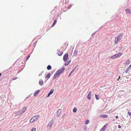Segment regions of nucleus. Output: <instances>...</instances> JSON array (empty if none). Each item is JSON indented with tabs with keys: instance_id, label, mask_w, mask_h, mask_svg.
Masks as SVG:
<instances>
[{
	"instance_id": "1",
	"label": "nucleus",
	"mask_w": 131,
	"mask_h": 131,
	"mask_svg": "<svg viewBox=\"0 0 131 131\" xmlns=\"http://www.w3.org/2000/svg\"><path fill=\"white\" fill-rule=\"evenodd\" d=\"M65 69V68L63 67L61 69H60L57 70L54 75L53 79H55L58 78L61 74L63 73Z\"/></svg>"
},
{
	"instance_id": "2",
	"label": "nucleus",
	"mask_w": 131,
	"mask_h": 131,
	"mask_svg": "<svg viewBox=\"0 0 131 131\" xmlns=\"http://www.w3.org/2000/svg\"><path fill=\"white\" fill-rule=\"evenodd\" d=\"M26 109L27 108L26 107H23L19 111L15 112L16 115L17 116L22 114L26 111Z\"/></svg>"
},
{
	"instance_id": "3",
	"label": "nucleus",
	"mask_w": 131,
	"mask_h": 131,
	"mask_svg": "<svg viewBox=\"0 0 131 131\" xmlns=\"http://www.w3.org/2000/svg\"><path fill=\"white\" fill-rule=\"evenodd\" d=\"M68 53H66L64 55L63 57V60L64 62H66L64 64L65 66L68 65L71 61V60H70L67 62L68 59Z\"/></svg>"
},
{
	"instance_id": "4",
	"label": "nucleus",
	"mask_w": 131,
	"mask_h": 131,
	"mask_svg": "<svg viewBox=\"0 0 131 131\" xmlns=\"http://www.w3.org/2000/svg\"><path fill=\"white\" fill-rule=\"evenodd\" d=\"M123 34H120L118 35L115 39V43L116 44H117L118 42H119L121 39L122 36L123 35Z\"/></svg>"
},
{
	"instance_id": "5",
	"label": "nucleus",
	"mask_w": 131,
	"mask_h": 131,
	"mask_svg": "<svg viewBox=\"0 0 131 131\" xmlns=\"http://www.w3.org/2000/svg\"><path fill=\"white\" fill-rule=\"evenodd\" d=\"M39 116L37 115L32 117L30 120V123H32L35 121L37 120L39 118Z\"/></svg>"
},
{
	"instance_id": "6",
	"label": "nucleus",
	"mask_w": 131,
	"mask_h": 131,
	"mask_svg": "<svg viewBox=\"0 0 131 131\" xmlns=\"http://www.w3.org/2000/svg\"><path fill=\"white\" fill-rule=\"evenodd\" d=\"M107 123L100 130V131H104L106 129Z\"/></svg>"
},
{
	"instance_id": "7",
	"label": "nucleus",
	"mask_w": 131,
	"mask_h": 131,
	"mask_svg": "<svg viewBox=\"0 0 131 131\" xmlns=\"http://www.w3.org/2000/svg\"><path fill=\"white\" fill-rule=\"evenodd\" d=\"M53 124V123L52 122H50L47 126V129H50L51 128L52 125Z\"/></svg>"
},
{
	"instance_id": "8",
	"label": "nucleus",
	"mask_w": 131,
	"mask_h": 131,
	"mask_svg": "<svg viewBox=\"0 0 131 131\" xmlns=\"http://www.w3.org/2000/svg\"><path fill=\"white\" fill-rule=\"evenodd\" d=\"M54 91V89H51L50 90V92L47 95V97H49L50 96V95L53 93Z\"/></svg>"
},
{
	"instance_id": "9",
	"label": "nucleus",
	"mask_w": 131,
	"mask_h": 131,
	"mask_svg": "<svg viewBox=\"0 0 131 131\" xmlns=\"http://www.w3.org/2000/svg\"><path fill=\"white\" fill-rule=\"evenodd\" d=\"M122 53H118L115 54L116 58H119L121 56L122 54Z\"/></svg>"
},
{
	"instance_id": "10",
	"label": "nucleus",
	"mask_w": 131,
	"mask_h": 131,
	"mask_svg": "<svg viewBox=\"0 0 131 131\" xmlns=\"http://www.w3.org/2000/svg\"><path fill=\"white\" fill-rule=\"evenodd\" d=\"M91 92L90 91L87 96V98L89 100H90L91 99Z\"/></svg>"
},
{
	"instance_id": "11",
	"label": "nucleus",
	"mask_w": 131,
	"mask_h": 131,
	"mask_svg": "<svg viewBox=\"0 0 131 131\" xmlns=\"http://www.w3.org/2000/svg\"><path fill=\"white\" fill-rule=\"evenodd\" d=\"M39 84L41 85L42 86L43 85V82L42 79H40L39 81Z\"/></svg>"
},
{
	"instance_id": "12",
	"label": "nucleus",
	"mask_w": 131,
	"mask_h": 131,
	"mask_svg": "<svg viewBox=\"0 0 131 131\" xmlns=\"http://www.w3.org/2000/svg\"><path fill=\"white\" fill-rule=\"evenodd\" d=\"M126 12L127 13L131 14V11L128 9H127L125 10Z\"/></svg>"
},
{
	"instance_id": "13",
	"label": "nucleus",
	"mask_w": 131,
	"mask_h": 131,
	"mask_svg": "<svg viewBox=\"0 0 131 131\" xmlns=\"http://www.w3.org/2000/svg\"><path fill=\"white\" fill-rule=\"evenodd\" d=\"M108 116L107 115H101L100 116V117H101L103 118H107Z\"/></svg>"
},
{
	"instance_id": "14",
	"label": "nucleus",
	"mask_w": 131,
	"mask_h": 131,
	"mask_svg": "<svg viewBox=\"0 0 131 131\" xmlns=\"http://www.w3.org/2000/svg\"><path fill=\"white\" fill-rule=\"evenodd\" d=\"M40 92L39 90H37L34 94V96H35L38 94Z\"/></svg>"
},
{
	"instance_id": "15",
	"label": "nucleus",
	"mask_w": 131,
	"mask_h": 131,
	"mask_svg": "<svg viewBox=\"0 0 131 131\" xmlns=\"http://www.w3.org/2000/svg\"><path fill=\"white\" fill-rule=\"evenodd\" d=\"M61 109H59L57 113L58 116V117H59L60 115V114L61 113Z\"/></svg>"
},
{
	"instance_id": "16",
	"label": "nucleus",
	"mask_w": 131,
	"mask_h": 131,
	"mask_svg": "<svg viewBox=\"0 0 131 131\" xmlns=\"http://www.w3.org/2000/svg\"><path fill=\"white\" fill-rule=\"evenodd\" d=\"M50 73H49L47 75L46 77L45 78H47L48 79L50 77Z\"/></svg>"
},
{
	"instance_id": "17",
	"label": "nucleus",
	"mask_w": 131,
	"mask_h": 131,
	"mask_svg": "<svg viewBox=\"0 0 131 131\" xmlns=\"http://www.w3.org/2000/svg\"><path fill=\"white\" fill-rule=\"evenodd\" d=\"M110 58L111 59H115L116 58V56H115V54L114 55L112 56Z\"/></svg>"
},
{
	"instance_id": "18",
	"label": "nucleus",
	"mask_w": 131,
	"mask_h": 131,
	"mask_svg": "<svg viewBox=\"0 0 131 131\" xmlns=\"http://www.w3.org/2000/svg\"><path fill=\"white\" fill-rule=\"evenodd\" d=\"M130 69L128 67V68H127L126 69L125 72L126 73H127L129 72Z\"/></svg>"
},
{
	"instance_id": "19",
	"label": "nucleus",
	"mask_w": 131,
	"mask_h": 131,
	"mask_svg": "<svg viewBox=\"0 0 131 131\" xmlns=\"http://www.w3.org/2000/svg\"><path fill=\"white\" fill-rule=\"evenodd\" d=\"M57 22V20H55L52 24V27H53L56 24Z\"/></svg>"
},
{
	"instance_id": "20",
	"label": "nucleus",
	"mask_w": 131,
	"mask_h": 131,
	"mask_svg": "<svg viewBox=\"0 0 131 131\" xmlns=\"http://www.w3.org/2000/svg\"><path fill=\"white\" fill-rule=\"evenodd\" d=\"M51 69V66L50 65H48L47 67V69L48 70H50Z\"/></svg>"
},
{
	"instance_id": "21",
	"label": "nucleus",
	"mask_w": 131,
	"mask_h": 131,
	"mask_svg": "<svg viewBox=\"0 0 131 131\" xmlns=\"http://www.w3.org/2000/svg\"><path fill=\"white\" fill-rule=\"evenodd\" d=\"M130 62V61L129 60H127V61L125 62L126 64H128Z\"/></svg>"
},
{
	"instance_id": "22",
	"label": "nucleus",
	"mask_w": 131,
	"mask_h": 131,
	"mask_svg": "<svg viewBox=\"0 0 131 131\" xmlns=\"http://www.w3.org/2000/svg\"><path fill=\"white\" fill-rule=\"evenodd\" d=\"M95 98L97 100H99V96L98 95H97L96 94L95 95Z\"/></svg>"
},
{
	"instance_id": "23",
	"label": "nucleus",
	"mask_w": 131,
	"mask_h": 131,
	"mask_svg": "<svg viewBox=\"0 0 131 131\" xmlns=\"http://www.w3.org/2000/svg\"><path fill=\"white\" fill-rule=\"evenodd\" d=\"M77 111V109L76 108H74L73 110V112H76Z\"/></svg>"
},
{
	"instance_id": "24",
	"label": "nucleus",
	"mask_w": 131,
	"mask_h": 131,
	"mask_svg": "<svg viewBox=\"0 0 131 131\" xmlns=\"http://www.w3.org/2000/svg\"><path fill=\"white\" fill-rule=\"evenodd\" d=\"M89 122V120H86L85 123V124H87Z\"/></svg>"
},
{
	"instance_id": "25",
	"label": "nucleus",
	"mask_w": 131,
	"mask_h": 131,
	"mask_svg": "<svg viewBox=\"0 0 131 131\" xmlns=\"http://www.w3.org/2000/svg\"><path fill=\"white\" fill-rule=\"evenodd\" d=\"M36 128L33 127L32 128L31 131H36Z\"/></svg>"
},
{
	"instance_id": "26",
	"label": "nucleus",
	"mask_w": 131,
	"mask_h": 131,
	"mask_svg": "<svg viewBox=\"0 0 131 131\" xmlns=\"http://www.w3.org/2000/svg\"><path fill=\"white\" fill-rule=\"evenodd\" d=\"M30 55H29L28 56H27V58H26V61H27L28 59L30 57Z\"/></svg>"
},
{
	"instance_id": "27",
	"label": "nucleus",
	"mask_w": 131,
	"mask_h": 131,
	"mask_svg": "<svg viewBox=\"0 0 131 131\" xmlns=\"http://www.w3.org/2000/svg\"><path fill=\"white\" fill-rule=\"evenodd\" d=\"M62 53H63V52H60L58 54V55L59 56H60L62 54Z\"/></svg>"
},
{
	"instance_id": "28",
	"label": "nucleus",
	"mask_w": 131,
	"mask_h": 131,
	"mask_svg": "<svg viewBox=\"0 0 131 131\" xmlns=\"http://www.w3.org/2000/svg\"><path fill=\"white\" fill-rule=\"evenodd\" d=\"M75 68L73 69L71 71V73L73 72L75 70Z\"/></svg>"
},
{
	"instance_id": "29",
	"label": "nucleus",
	"mask_w": 131,
	"mask_h": 131,
	"mask_svg": "<svg viewBox=\"0 0 131 131\" xmlns=\"http://www.w3.org/2000/svg\"><path fill=\"white\" fill-rule=\"evenodd\" d=\"M128 114L129 116H131V112H128Z\"/></svg>"
},
{
	"instance_id": "30",
	"label": "nucleus",
	"mask_w": 131,
	"mask_h": 131,
	"mask_svg": "<svg viewBox=\"0 0 131 131\" xmlns=\"http://www.w3.org/2000/svg\"><path fill=\"white\" fill-rule=\"evenodd\" d=\"M17 79L16 77H14L13 78L12 80H14L16 79Z\"/></svg>"
},
{
	"instance_id": "31",
	"label": "nucleus",
	"mask_w": 131,
	"mask_h": 131,
	"mask_svg": "<svg viewBox=\"0 0 131 131\" xmlns=\"http://www.w3.org/2000/svg\"><path fill=\"white\" fill-rule=\"evenodd\" d=\"M118 127L119 128H121V126H120V125H118Z\"/></svg>"
},
{
	"instance_id": "32",
	"label": "nucleus",
	"mask_w": 131,
	"mask_h": 131,
	"mask_svg": "<svg viewBox=\"0 0 131 131\" xmlns=\"http://www.w3.org/2000/svg\"><path fill=\"white\" fill-rule=\"evenodd\" d=\"M130 69V68H131V64L128 67Z\"/></svg>"
},
{
	"instance_id": "33",
	"label": "nucleus",
	"mask_w": 131,
	"mask_h": 131,
	"mask_svg": "<svg viewBox=\"0 0 131 131\" xmlns=\"http://www.w3.org/2000/svg\"><path fill=\"white\" fill-rule=\"evenodd\" d=\"M115 117L117 119L118 118V116H116Z\"/></svg>"
},
{
	"instance_id": "34",
	"label": "nucleus",
	"mask_w": 131,
	"mask_h": 131,
	"mask_svg": "<svg viewBox=\"0 0 131 131\" xmlns=\"http://www.w3.org/2000/svg\"><path fill=\"white\" fill-rule=\"evenodd\" d=\"M120 76H119L118 77V81L119 79H120Z\"/></svg>"
},
{
	"instance_id": "35",
	"label": "nucleus",
	"mask_w": 131,
	"mask_h": 131,
	"mask_svg": "<svg viewBox=\"0 0 131 131\" xmlns=\"http://www.w3.org/2000/svg\"><path fill=\"white\" fill-rule=\"evenodd\" d=\"M71 75V74H69V75L68 77H69L70 76V75Z\"/></svg>"
},
{
	"instance_id": "36",
	"label": "nucleus",
	"mask_w": 131,
	"mask_h": 131,
	"mask_svg": "<svg viewBox=\"0 0 131 131\" xmlns=\"http://www.w3.org/2000/svg\"><path fill=\"white\" fill-rule=\"evenodd\" d=\"M72 73H71V72L70 73V74H71Z\"/></svg>"
},
{
	"instance_id": "37",
	"label": "nucleus",
	"mask_w": 131,
	"mask_h": 131,
	"mask_svg": "<svg viewBox=\"0 0 131 131\" xmlns=\"http://www.w3.org/2000/svg\"><path fill=\"white\" fill-rule=\"evenodd\" d=\"M77 51H76V53H77Z\"/></svg>"
},
{
	"instance_id": "38",
	"label": "nucleus",
	"mask_w": 131,
	"mask_h": 131,
	"mask_svg": "<svg viewBox=\"0 0 131 131\" xmlns=\"http://www.w3.org/2000/svg\"><path fill=\"white\" fill-rule=\"evenodd\" d=\"M65 115V114H64L63 115V116H64Z\"/></svg>"
},
{
	"instance_id": "39",
	"label": "nucleus",
	"mask_w": 131,
	"mask_h": 131,
	"mask_svg": "<svg viewBox=\"0 0 131 131\" xmlns=\"http://www.w3.org/2000/svg\"><path fill=\"white\" fill-rule=\"evenodd\" d=\"M9 131H12V130H10Z\"/></svg>"
},
{
	"instance_id": "40",
	"label": "nucleus",
	"mask_w": 131,
	"mask_h": 131,
	"mask_svg": "<svg viewBox=\"0 0 131 131\" xmlns=\"http://www.w3.org/2000/svg\"><path fill=\"white\" fill-rule=\"evenodd\" d=\"M75 52H76V51H74V53H75Z\"/></svg>"
}]
</instances>
